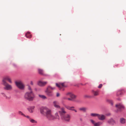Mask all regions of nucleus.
<instances>
[{"label": "nucleus", "instance_id": "1", "mask_svg": "<svg viewBox=\"0 0 126 126\" xmlns=\"http://www.w3.org/2000/svg\"><path fill=\"white\" fill-rule=\"evenodd\" d=\"M7 80L10 83H12L11 79L9 77H4L2 81V84L4 86V89L6 90H11L12 89V86L8 84L6 82Z\"/></svg>", "mask_w": 126, "mask_h": 126}, {"label": "nucleus", "instance_id": "2", "mask_svg": "<svg viewBox=\"0 0 126 126\" xmlns=\"http://www.w3.org/2000/svg\"><path fill=\"white\" fill-rule=\"evenodd\" d=\"M59 112L60 115L61 119L65 121L69 122L70 121V116L69 114L65 115L66 113L63 108H61V111H59Z\"/></svg>", "mask_w": 126, "mask_h": 126}, {"label": "nucleus", "instance_id": "3", "mask_svg": "<svg viewBox=\"0 0 126 126\" xmlns=\"http://www.w3.org/2000/svg\"><path fill=\"white\" fill-rule=\"evenodd\" d=\"M35 97V95L33 91L26 92L24 96L25 98L31 101L33 100Z\"/></svg>", "mask_w": 126, "mask_h": 126}, {"label": "nucleus", "instance_id": "4", "mask_svg": "<svg viewBox=\"0 0 126 126\" xmlns=\"http://www.w3.org/2000/svg\"><path fill=\"white\" fill-rule=\"evenodd\" d=\"M40 111L41 114L46 115L47 114H49L50 110L46 107H41L40 108Z\"/></svg>", "mask_w": 126, "mask_h": 126}, {"label": "nucleus", "instance_id": "5", "mask_svg": "<svg viewBox=\"0 0 126 126\" xmlns=\"http://www.w3.org/2000/svg\"><path fill=\"white\" fill-rule=\"evenodd\" d=\"M55 89L54 88H53L50 86H48L45 91V92L46 94L49 96H53V94L51 90H52Z\"/></svg>", "mask_w": 126, "mask_h": 126}, {"label": "nucleus", "instance_id": "6", "mask_svg": "<svg viewBox=\"0 0 126 126\" xmlns=\"http://www.w3.org/2000/svg\"><path fill=\"white\" fill-rule=\"evenodd\" d=\"M77 96L74 95L73 93L71 94V96L70 98H67L66 96H64L63 97L62 99L63 100H67L70 101H73V99L76 98Z\"/></svg>", "mask_w": 126, "mask_h": 126}, {"label": "nucleus", "instance_id": "7", "mask_svg": "<svg viewBox=\"0 0 126 126\" xmlns=\"http://www.w3.org/2000/svg\"><path fill=\"white\" fill-rule=\"evenodd\" d=\"M15 83L16 85L20 89L22 90L24 89V85L22 81H16Z\"/></svg>", "mask_w": 126, "mask_h": 126}, {"label": "nucleus", "instance_id": "8", "mask_svg": "<svg viewBox=\"0 0 126 126\" xmlns=\"http://www.w3.org/2000/svg\"><path fill=\"white\" fill-rule=\"evenodd\" d=\"M116 108L120 111H121L123 110H124L125 107L124 106L120 103H119L115 105Z\"/></svg>", "mask_w": 126, "mask_h": 126}, {"label": "nucleus", "instance_id": "9", "mask_svg": "<svg viewBox=\"0 0 126 126\" xmlns=\"http://www.w3.org/2000/svg\"><path fill=\"white\" fill-rule=\"evenodd\" d=\"M46 116L47 118L49 120H53L55 119V117L51 114V110L49 111V114H47Z\"/></svg>", "mask_w": 126, "mask_h": 126}, {"label": "nucleus", "instance_id": "10", "mask_svg": "<svg viewBox=\"0 0 126 126\" xmlns=\"http://www.w3.org/2000/svg\"><path fill=\"white\" fill-rule=\"evenodd\" d=\"M56 86L60 90L63 91L64 89L63 88L65 87L64 83H59L56 84Z\"/></svg>", "mask_w": 126, "mask_h": 126}, {"label": "nucleus", "instance_id": "11", "mask_svg": "<svg viewBox=\"0 0 126 126\" xmlns=\"http://www.w3.org/2000/svg\"><path fill=\"white\" fill-rule=\"evenodd\" d=\"M47 83V81H38L37 82L38 85L40 86H45Z\"/></svg>", "mask_w": 126, "mask_h": 126}, {"label": "nucleus", "instance_id": "12", "mask_svg": "<svg viewBox=\"0 0 126 126\" xmlns=\"http://www.w3.org/2000/svg\"><path fill=\"white\" fill-rule=\"evenodd\" d=\"M125 92V91L124 90H119L117 91L116 94V95L117 96H119L121 95Z\"/></svg>", "mask_w": 126, "mask_h": 126}, {"label": "nucleus", "instance_id": "13", "mask_svg": "<svg viewBox=\"0 0 126 126\" xmlns=\"http://www.w3.org/2000/svg\"><path fill=\"white\" fill-rule=\"evenodd\" d=\"M108 123L110 124L113 125L115 123L114 120L112 118H111L108 120Z\"/></svg>", "mask_w": 126, "mask_h": 126}, {"label": "nucleus", "instance_id": "14", "mask_svg": "<svg viewBox=\"0 0 126 126\" xmlns=\"http://www.w3.org/2000/svg\"><path fill=\"white\" fill-rule=\"evenodd\" d=\"M98 119L99 120H103L105 119V116L103 114H99L97 117Z\"/></svg>", "mask_w": 126, "mask_h": 126}, {"label": "nucleus", "instance_id": "15", "mask_svg": "<svg viewBox=\"0 0 126 126\" xmlns=\"http://www.w3.org/2000/svg\"><path fill=\"white\" fill-rule=\"evenodd\" d=\"M120 122L121 124H124L126 123V120L123 118H121L120 119Z\"/></svg>", "mask_w": 126, "mask_h": 126}, {"label": "nucleus", "instance_id": "16", "mask_svg": "<svg viewBox=\"0 0 126 126\" xmlns=\"http://www.w3.org/2000/svg\"><path fill=\"white\" fill-rule=\"evenodd\" d=\"M65 107L68 110H74L75 111V112H77V111L76 110L72 109V108H74L73 107H70L68 106H65Z\"/></svg>", "mask_w": 126, "mask_h": 126}, {"label": "nucleus", "instance_id": "17", "mask_svg": "<svg viewBox=\"0 0 126 126\" xmlns=\"http://www.w3.org/2000/svg\"><path fill=\"white\" fill-rule=\"evenodd\" d=\"M25 36L27 38H31L32 37V35L30 34V32H28L26 34Z\"/></svg>", "mask_w": 126, "mask_h": 126}, {"label": "nucleus", "instance_id": "18", "mask_svg": "<svg viewBox=\"0 0 126 126\" xmlns=\"http://www.w3.org/2000/svg\"><path fill=\"white\" fill-rule=\"evenodd\" d=\"M98 91H95L93 90L92 91V92L95 96H96L98 95Z\"/></svg>", "mask_w": 126, "mask_h": 126}, {"label": "nucleus", "instance_id": "19", "mask_svg": "<svg viewBox=\"0 0 126 126\" xmlns=\"http://www.w3.org/2000/svg\"><path fill=\"white\" fill-rule=\"evenodd\" d=\"M38 71L39 74L42 75H45L44 73V71L43 70L41 69H38Z\"/></svg>", "mask_w": 126, "mask_h": 126}, {"label": "nucleus", "instance_id": "20", "mask_svg": "<svg viewBox=\"0 0 126 126\" xmlns=\"http://www.w3.org/2000/svg\"><path fill=\"white\" fill-rule=\"evenodd\" d=\"M27 88L28 90L29 91V92H31V91H33L32 90V89L31 87L29 85H27Z\"/></svg>", "mask_w": 126, "mask_h": 126}, {"label": "nucleus", "instance_id": "21", "mask_svg": "<svg viewBox=\"0 0 126 126\" xmlns=\"http://www.w3.org/2000/svg\"><path fill=\"white\" fill-rule=\"evenodd\" d=\"M38 96L39 97L43 99H45L47 98L44 95L39 94Z\"/></svg>", "mask_w": 126, "mask_h": 126}, {"label": "nucleus", "instance_id": "22", "mask_svg": "<svg viewBox=\"0 0 126 126\" xmlns=\"http://www.w3.org/2000/svg\"><path fill=\"white\" fill-rule=\"evenodd\" d=\"M72 93L71 92H69L66 93L65 94V95L66 96H69L70 97Z\"/></svg>", "mask_w": 126, "mask_h": 126}, {"label": "nucleus", "instance_id": "23", "mask_svg": "<svg viewBox=\"0 0 126 126\" xmlns=\"http://www.w3.org/2000/svg\"><path fill=\"white\" fill-rule=\"evenodd\" d=\"M90 115L93 117H96V116L98 117V115H99V114L95 113H92Z\"/></svg>", "mask_w": 126, "mask_h": 126}, {"label": "nucleus", "instance_id": "24", "mask_svg": "<svg viewBox=\"0 0 126 126\" xmlns=\"http://www.w3.org/2000/svg\"><path fill=\"white\" fill-rule=\"evenodd\" d=\"M102 124V123L98 122L96 123H95L94 124V126H99Z\"/></svg>", "mask_w": 126, "mask_h": 126}, {"label": "nucleus", "instance_id": "25", "mask_svg": "<svg viewBox=\"0 0 126 126\" xmlns=\"http://www.w3.org/2000/svg\"><path fill=\"white\" fill-rule=\"evenodd\" d=\"M86 108L84 107L80 108L79 109V110H82L84 112H85L86 111Z\"/></svg>", "mask_w": 126, "mask_h": 126}, {"label": "nucleus", "instance_id": "26", "mask_svg": "<svg viewBox=\"0 0 126 126\" xmlns=\"http://www.w3.org/2000/svg\"><path fill=\"white\" fill-rule=\"evenodd\" d=\"M30 122L32 123H36L37 122L36 121H35L33 119H30Z\"/></svg>", "mask_w": 126, "mask_h": 126}, {"label": "nucleus", "instance_id": "27", "mask_svg": "<svg viewBox=\"0 0 126 126\" xmlns=\"http://www.w3.org/2000/svg\"><path fill=\"white\" fill-rule=\"evenodd\" d=\"M55 119H59V116L58 115V113L57 112H56L55 113Z\"/></svg>", "mask_w": 126, "mask_h": 126}, {"label": "nucleus", "instance_id": "28", "mask_svg": "<svg viewBox=\"0 0 126 126\" xmlns=\"http://www.w3.org/2000/svg\"><path fill=\"white\" fill-rule=\"evenodd\" d=\"M18 113L19 114L21 115H22L24 117H26V116L22 112L20 111H19L18 112Z\"/></svg>", "mask_w": 126, "mask_h": 126}, {"label": "nucleus", "instance_id": "29", "mask_svg": "<svg viewBox=\"0 0 126 126\" xmlns=\"http://www.w3.org/2000/svg\"><path fill=\"white\" fill-rule=\"evenodd\" d=\"M54 103V106L55 107H56V108H60V107L59 105H57L56 104H55L56 103Z\"/></svg>", "mask_w": 126, "mask_h": 126}, {"label": "nucleus", "instance_id": "30", "mask_svg": "<svg viewBox=\"0 0 126 126\" xmlns=\"http://www.w3.org/2000/svg\"><path fill=\"white\" fill-rule=\"evenodd\" d=\"M28 110L29 112H30L32 113L33 112V111L29 107V108H28Z\"/></svg>", "mask_w": 126, "mask_h": 126}, {"label": "nucleus", "instance_id": "31", "mask_svg": "<svg viewBox=\"0 0 126 126\" xmlns=\"http://www.w3.org/2000/svg\"><path fill=\"white\" fill-rule=\"evenodd\" d=\"M106 101L108 102H112L111 100L108 99L106 100Z\"/></svg>", "mask_w": 126, "mask_h": 126}, {"label": "nucleus", "instance_id": "32", "mask_svg": "<svg viewBox=\"0 0 126 126\" xmlns=\"http://www.w3.org/2000/svg\"><path fill=\"white\" fill-rule=\"evenodd\" d=\"M60 95V94L59 93H57L56 94V96L57 97H59Z\"/></svg>", "mask_w": 126, "mask_h": 126}, {"label": "nucleus", "instance_id": "33", "mask_svg": "<svg viewBox=\"0 0 126 126\" xmlns=\"http://www.w3.org/2000/svg\"><path fill=\"white\" fill-rule=\"evenodd\" d=\"M102 84H100L98 86V87L99 88H100L102 87Z\"/></svg>", "mask_w": 126, "mask_h": 126}, {"label": "nucleus", "instance_id": "34", "mask_svg": "<svg viewBox=\"0 0 126 126\" xmlns=\"http://www.w3.org/2000/svg\"><path fill=\"white\" fill-rule=\"evenodd\" d=\"M34 107H35L34 106H31L29 107V108H30L32 110L34 108Z\"/></svg>", "mask_w": 126, "mask_h": 126}, {"label": "nucleus", "instance_id": "35", "mask_svg": "<svg viewBox=\"0 0 126 126\" xmlns=\"http://www.w3.org/2000/svg\"><path fill=\"white\" fill-rule=\"evenodd\" d=\"M90 121H91V122L93 124H94L95 123H94V121L92 119L91 120H90Z\"/></svg>", "mask_w": 126, "mask_h": 126}, {"label": "nucleus", "instance_id": "36", "mask_svg": "<svg viewBox=\"0 0 126 126\" xmlns=\"http://www.w3.org/2000/svg\"><path fill=\"white\" fill-rule=\"evenodd\" d=\"M30 84L32 85H33V83L32 81H31L30 82Z\"/></svg>", "mask_w": 126, "mask_h": 126}, {"label": "nucleus", "instance_id": "37", "mask_svg": "<svg viewBox=\"0 0 126 126\" xmlns=\"http://www.w3.org/2000/svg\"><path fill=\"white\" fill-rule=\"evenodd\" d=\"M111 115V113H109L106 114V115L107 116H110Z\"/></svg>", "mask_w": 126, "mask_h": 126}, {"label": "nucleus", "instance_id": "38", "mask_svg": "<svg viewBox=\"0 0 126 126\" xmlns=\"http://www.w3.org/2000/svg\"><path fill=\"white\" fill-rule=\"evenodd\" d=\"M26 117L27 118H29V119H31V118H30V117L28 116H26Z\"/></svg>", "mask_w": 126, "mask_h": 126}, {"label": "nucleus", "instance_id": "39", "mask_svg": "<svg viewBox=\"0 0 126 126\" xmlns=\"http://www.w3.org/2000/svg\"><path fill=\"white\" fill-rule=\"evenodd\" d=\"M117 99L118 100V101H120V98H118Z\"/></svg>", "mask_w": 126, "mask_h": 126}, {"label": "nucleus", "instance_id": "40", "mask_svg": "<svg viewBox=\"0 0 126 126\" xmlns=\"http://www.w3.org/2000/svg\"><path fill=\"white\" fill-rule=\"evenodd\" d=\"M34 90H35V91H37V89L36 88H35L34 89Z\"/></svg>", "mask_w": 126, "mask_h": 126}, {"label": "nucleus", "instance_id": "41", "mask_svg": "<svg viewBox=\"0 0 126 126\" xmlns=\"http://www.w3.org/2000/svg\"><path fill=\"white\" fill-rule=\"evenodd\" d=\"M111 105L112 106L113 105V103H110Z\"/></svg>", "mask_w": 126, "mask_h": 126}]
</instances>
